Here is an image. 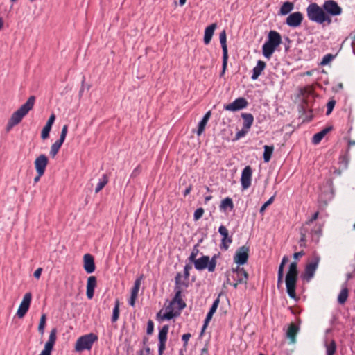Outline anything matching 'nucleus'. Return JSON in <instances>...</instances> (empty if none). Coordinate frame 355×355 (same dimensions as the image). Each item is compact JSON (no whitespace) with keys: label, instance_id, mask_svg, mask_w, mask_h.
<instances>
[{"label":"nucleus","instance_id":"2eb2a0df","mask_svg":"<svg viewBox=\"0 0 355 355\" xmlns=\"http://www.w3.org/2000/svg\"><path fill=\"white\" fill-rule=\"evenodd\" d=\"M218 233L222 236L220 248L222 250H227L230 245L232 243V236H229V232L225 226L221 225L218 228Z\"/></svg>","mask_w":355,"mask_h":355},{"label":"nucleus","instance_id":"7c9ffc66","mask_svg":"<svg viewBox=\"0 0 355 355\" xmlns=\"http://www.w3.org/2000/svg\"><path fill=\"white\" fill-rule=\"evenodd\" d=\"M232 272L237 275V279L239 277H243V281H248V273L243 268H241L240 266L237 265V266L235 268H232Z\"/></svg>","mask_w":355,"mask_h":355},{"label":"nucleus","instance_id":"0e129e2a","mask_svg":"<svg viewBox=\"0 0 355 355\" xmlns=\"http://www.w3.org/2000/svg\"><path fill=\"white\" fill-rule=\"evenodd\" d=\"M318 215H319V212H318V211L315 212V213L312 215L311 218L309 220H307V221L306 222V223H305V225H305V226H306V225H310L311 223H313V221H315V220H317V218H318Z\"/></svg>","mask_w":355,"mask_h":355},{"label":"nucleus","instance_id":"c03bdc74","mask_svg":"<svg viewBox=\"0 0 355 355\" xmlns=\"http://www.w3.org/2000/svg\"><path fill=\"white\" fill-rule=\"evenodd\" d=\"M198 252H199L198 244H196L193 246L191 253L188 258L189 262L193 263L197 259L196 257H197Z\"/></svg>","mask_w":355,"mask_h":355},{"label":"nucleus","instance_id":"f257e3e1","mask_svg":"<svg viewBox=\"0 0 355 355\" xmlns=\"http://www.w3.org/2000/svg\"><path fill=\"white\" fill-rule=\"evenodd\" d=\"M182 275L180 272H178L175 277V296L173 298V300L171 302L170 306L168 307L169 309L168 311H166L162 316V320H171L174 317H176L180 315V313L178 312H173V308L171 306L175 303L178 305V309L179 311L183 310L187 304L182 299V286H184L185 288H187L189 286L188 282H184L181 280L182 279Z\"/></svg>","mask_w":355,"mask_h":355},{"label":"nucleus","instance_id":"7ed1b4c3","mask_svg":"<svg viewBox=\"0 0 355 355\" xmlns=\"http://www.w3.org/2000/svg\"><path fill=\"white\" fill-rule=\"evenodd\" d=\"M299 271L297 268V263L291 262L288 266V270L285 277V284L286 293L289 297L295 300H298L299 297L296 295L297 282L298 280Z\"/></svg>","mask_w":355,"mask_h":355},{"label":"nucleus","instance_id":"774afa93","mask_svg":"<svg viewBox=\"0 0 355 355\" xmlns=\"http://www.w3.org/2000/svg\"><path fill=\"white\" fill-rule=\"evenodd\" d=\"M243 283L246 284L247 282L243 281V277H239L238 279H236V282L235 283H234L232 284V286L234 288H236L239 284H243Z\"/></svg>","mask_w":355,"mask_h":355},{"label":"nucleus","instance_id":"58836bf2","mask_svg":"<svg viewBox=\"0 0 355 355\" xmlns=\"http://www.w3.org/2000/svg\"><path fill=\"white\" fill-rule=\"evenodd\" d=\"M308 232V229L305 225H303L300 230V247H305L306 246V232Z\"/></svg>","mask_w":355,"mask_h":355},{"label":"nucleus","instance_id":"1a4fd4ad","mask_svg":"<svg viewBox=\"0 0 355 355\" xmlns=\"http://www.w3.org/2000/svg\"><path fill=\"white\" fill-rule=\"evenodd\" d=\"M322 8L327 14L334 17L341 15L343 12L342 8L334 0H326L322 5Z\"/></svg>","mask_w":355,"mask_h":355},{"label":"nucleus","instance_id":"603ef678","mask_svg":"<svg viewBox=\"0 0 355 355\" xmlns=\"http://www.w3.org/2000/svg\"><path fill=\"white\" fill-rule=\"evenodd\" d=\"M67 131H68V125H64L62 127V131H61V133H60V139H58V141H61L62 143H64V140L66 139Z\"/></svg>","mask_w":355,"mask_h":355},{"label":"nucleus","instance_id":"4468645a","mask_svg":"<svg viewBox=\"0 0 355 355\" xmlns=\"http://www.w3.org/2000/svg\"><path fill=\"white\" fill-rule=\"evenodd\" d=\"M252 168L250 166H246L241 172V184L242 190H246L251 185Z\"/></svg>","mask_w":355,"mask_h":355},{"label":"nucleus","instance_id":"6e6552de","mask_svg":"<svg viewBox=\"0 0 355 355\" xmlns=\"http://www.w3.org/2000/svg\"><path fill=\"white\" fill-rule=\"evenodd\" d=\"M250 246L246 245L238 248L233 257L234 263L238 266L245 264L250 257Z\"/></svg>","mask_w":355,"mask_h":355},{"label":"nucleus","instance_id":"49530a36","mask_svg":"<svg viewBox=\"0 0 355 355\" xmlns=\"http://www.w3.org/2000/svg\"><path fill=\"white\" fill-rule=\"evenodd\" d=\"M331 17H333V16L324 12L318 24H321V25H324L325 24H327V25L331 24L332 22Z\"/></svg>","mask_w":355,"mask_h":355},{"label":"nucleus","instance_id":"c9c22d12","mask_svg":"<svg viewBox=\"0 0 355 355\" xmlns=\"http://www.w3.org/2000/svg\"><path fill=\"white\" fill-rule=\"evenodd\" d=\"M348 294H349V291H348L347 288L345 287V288H342V290L340 291V292L338 296V302L340 304H344L347 300Z\"/></svg>","mask_w":355,"mask_h":355},{"label":"nucleus","instance_id":"dca6fc26","mask_svg":"<svg viewBox=\"0 0 355 355\" xmlns=\"http://www.w3.org/2000/svg\"><path fill=\"white\" fill-rule=\"evenodd\" d=\"M49 164V159L44 154H41L35 160L34 164L37 173H45Z\"/></svg>","mask_w":355,"mask_h":355},{"label":"nucleus","instance_id":"e433bc0d","mask_svg":"<svg viewBox=\"0 0 355 355\" xmlns=\"http://www.w3.org/2000/svg\"><path fill=\"white\" fill-rule=\"evenodd\" d=\"M142 279H143V275H141L140 277H139L138 278L136 279V280L135 281V283H134V286L131 290V295L136 296V297L138 296V293H139V288L141 286V282Z\"/></svg>","mask_w":355,"mask_h":355},{"label":"nucleus","instance_id":"de8ad7c7","mask_svg":"<svg viewBox=\"0 0 355 355\" xmlns=\"http://www.w3.org/2000/svg\"><path fill=\"white\" fill-rule=\"evenodd\" d=\"M205 213V210L202 207L198 208L193 214V220L197 221L200 220Z\"/></svg>","mask_w":355,"mask_h":355},{"label":"nucleus","instance_id":"e2e57ef3","mask_svg":"<svg viewBox=\"0 0 355 355\" xmlns=\"http://www.w3.org/2000/svg\"><path fill=\"white\" fill-rule=\"evenodd\" d=\"M141 172V165H138L132 172L130 177L131 178H136L138 176Z\"/></svg>","mask_w":355,"mask_h":355},{"label":"nucleus","instance_id":"2f4dec72","mask_svg":"<svg viewBox=\"0 0 355 355\" xmlns=\"http://www.w3.org/2000/svg\"><path fill=\"white\" fill-rule=\"evenodd\" d=\"M263 148H264V151H263V161H264V162H269L271 159L273 150H274V146L265 145L263 146Z\"/></svg>","mask_w":355,"mask_h":355},{"label":"nucleus","instance_id":"412c9836","mask_svg":"<svg viewBox=\"0 0 355 355\" xmlns=\"http://www.w3.org/2000/svg\"><path fill=\"white\" fill-rule=\"evenodd\" d=\"M300 330L297 324L291 323L286 331V336L290 340L291 343H295L296 341V335Z\"/></svg>","mask_w":355,"mask_h":355},{"label":"nucleus","instance_id":"f704fd0d","mask_svg":"<svg viewBox=\"0 0 355 355\" xmlns=\"http://www.w3.org/2000/svg\"><path fill=\"white\" fill-rule=\"evenodd\" d=\"M108 182V176L107 174H103L95 188V193H98Z\"/></svg>","mask_w":355,"mask_h":355},{"label":"nucleus","instance_id":"5701e85b","mask_svg":"<svg viewBox=\"0 0 355 355\" xmlns=\"http://www.w3.org/2000/svg\"><path fill=\"white\" fill-rule=\"evenodd\" d=\"M332 130H333V126L329 125V126L324 128L321 131L315 133L312 138V143L313 144H318L321 141V140L324 138V137L327 133H329L330 131H331Z\"/></svg>","mask_w":355,"mask_h":355},{"label":"nucleus","instance_id":"680f3d73","mask_svg":"<svg viewBox=\"0 0 355 355\" xmlns=\"http://www.w3.org/2000/svg\"><path fill=\"white\" fill-rule=\"evenodd\" d=\"M151 349L148 346L144 347L142 349H140L137 353L138 355H150Z\"/></svg>","mask_w":355,"mask_h":355},{"label":"nucleus","instance_id":"ddd939ff","mask_svg":"<svg viewBox=\"0 0 355 355\" xmlns=\"http://www.w3.org/2000/svg\"><path fill=\"white\" fill-rule=\"evenodd\" d=\"M193 263L197 270L201 271L207 269L210 272L214 271L213 267L210 266V257L207 255H202L201 257L197 259Z\"/></svg>","mask_w":355,"mask_h":355},{"label":"nucleus","instance_id":"864d4df0","mask_svg":"<svg viewBox=\"0 0 355 355\" xmlns=\"http://www.w3.org/2000/svg\"><path fill=\"white\" fill-rule=\"evenodd\" d=\"M227 62H228V56H223V63H222V71L220 73V77H222L227 69Z\"/></svg>","mask_w":355,"mask_h":355},{"label":"nucleus","instance_id":"cd10ccee","mask_svg":"<svg viewBox=\"0 0 355 355\" xmlns=\"http://www.w3.org/2000/svg\"><path fill=\"white\" fill-rule=\"evenodd\" d=\"M298 112L300 118H302V122H309L312 120L313 115L311 114H307L306 106L304 104H301L298 106Z\"/></svg>","mask_w":355,"mask_h":355},{"label":"nucleus","instance_id":"338daca9","mask_svg":"<svg viewBox=\"0 0 355 355\" xmlns=\"http://www.w3.org/2000/svg\"><path fill=\"white\" fill-rule=\"evenodd\" d=\"M42 268H38L33 273L34 277L36 279H40V277H41V275H42Z\"/></svg>","mask_w":355,"mask_h":355},{"label":"nucleus","instance_id":"6e6d98bb","mask_svg":"<svg viewBox=\"0 0 355 355\" xmlns=\"http://www.w3.org/2000/svg\"><path fill=\"white\" fill-rule=\"evenodd\" d=\"M154 331V322L153 320H149L147 322L146 334L148 335L153 334Z\"/></svg>","mask_w":355,"mask_h":355},{"label":"nucleus","instance_id":"a19ab883","mask_svg":"<svg viewBox=\"0 0 355 355\" xmlns=\"http://www.w3.org/2000/svg\"><path fill=\"white\" fill-rule=\"evenodd\" d=\"M337 54H335V55H333L331 53H328L327 55H325L320 63V66H326L327 64H329L336 57Z\"/></svg>","mask_w":355,"mask_h":355},{"label":"nucleus","instance_id":"a211bd4d","mask_svg":"<svg viewBox=\"0 0 355 355\" xmlns=\"http://www.w3.org/2000/svg\"><path fill=\"white\" fill-rule=\"evenodd\" d=\"M55 116L54 114H52L49 118L47 122L45 125L43 127L41 132V138L42 139H46L49 137V133L51 130L52 125L55 121Z\"/></svg>","mask_w":355,"mask_h":355},{"label":"nucleus","instance_id":"4d7b16f0","mask_svg":"<svg viewBox=\"0 0 355 355\" xmlns=\"http://www.w3.org/2000/svg\"><path fill=\"white\" fill-rule=\"evenodd\" d=\"M220 295L214 301L211 306L210 307L209 309V311L215 313L217 309H218V304H219V302H220Z\"/></svg>","mask_w":355,"mask_h":355},{"label":"nucleus","instance_id":"79ce46f5","mask_svg":"<svg viewBox=\"0 0 355 355\" xmlns=\"http://www.w3.org/2000/svg\"><path fill=\"white\" fill-rule=\"evenodd\" d=\"M46 322V315L45 313H43L41 315L39 325H38V331L40 333L41 335H43L44 333Z\"/></svg>","mask_w":355,"mask_h":355},{"label":"nucleus","instance_id":"a878e982","mask_svg":"<svg viewBox=\"0 0 355 355\" xmlns=\"http://www.w3.org/2000/svg\"><path fill=\"white\" fill-rule=\"evenodd\" d=\"M311 236L312 241L315 243H318L320 236L322 234V225H316L313 229L311 230Z\"/></svg>","mask_w":355,"mask_h":355},{"label":"nucleus","instance_id":"0eeeda50","mask_svg":"<svg viewBox=\"0 0 355 355\" xmlns=\"http://www.w3.org/2000/svg\"><path fill=\"white\" fill-rule=\"evenodd\" d=\"M320 257L319 255L313 254L311 260L309 262L304 269V272L302 274V277L303 279L309 282L312 279L315 275V272L318 268Z\"/></svg>","mask_w":355,"mask_h":355},{"label":"nucleus","instance_id":"9d476101","mask_svg":"<svg viewBox=\"0 0 355 355\" xmlns=\"http://www.w3.org/2000/svg\"><path fill=\"white\" fill-rule=\"evenodd\" d=\"M304 19L303 14L300 11L290 13L286 19L285 24L291 27L295 28L301 26Z\"/></svg>","mask_w":355,"mask_h":355},{"label":"nucleus","instance_id":"423d86ee","mask_svg":"<svg viewBox=\"0 0 355 355\" xmlns=\"http://www.w3.org/2000/svg\"><path fill=\"white\" fill-rule=\"evenodd\" d=\"M306 15L311 21L319 24L324 13L325 12L322 6H320L316 3H311L307 7H306Z\"/></svg>","mask_w":355,"mask_h":355},{"label":"nucleus","instance_id":"b1692460","mask_svg":"<svg viewBox=\"0 0 355 355\" xmlns=\"http://www.w3.org/2000/svg\"><path fill=\"white\" fill-rule=\"evenodd\" d=\"M211 115V110H209L205 113L202 119L200 120V121L198 123V130L196 131V134L198 136H200L202 135V133L205 131V126L210 119Z\"/></svg>","mask_w":355,"mask_h":355},{"label":"nucleus","instance_id":"bb28decb","mask_svg":"<svg viewBox=\"0 0 355 355\" xmlns=\"http://www.w3.org/2000/svg\"><path fill=\"white\" fill-rule=\"evenodd\" d=\"M241 118L243 120V128L249 130L254 122V116L250 113H242Z\"/></svg>","mask_w":355,"mask_h":355},{"label":"nucleus","instance_id":"f8f14e48","mask_svg":"<svg viewBox=\"0 0 355 355\" xmlns=\"http://www.w3.org/2000/svg\"><path fill=\"white\" fill-rule=\"evenodd\" d=\"M31 300H32L31 293V292L26 293L24 295L23 300H22V301L18 308V310L17 311V315L18 316L19 318H22L25 316V315L26 314V313L28 312V311L30 308Z\"/></svg>","mask_w":355,"mask_h":355},{"label":"nucleus","instance_id":"39448f33","mask_svg":"<svg viewBox=\"0 0 355 355\" xmlns=\"http://www.w3.org/2000/svg\"><path fill=\"white\" fill-rule=\"evenodd\" d=\"M98 340V336L94 333H89L80 336L75 344L74 350L82 352L85 350H91L94 343Z\"/></svg>","mask_w":355,"mask_h":355},{"label":"nucleus","instance_id":"aec40b11","mask_svg":"<svg viewBox=\"0 0 355 355\" xmlns=\"http://www.w3.org/2000/svg\"><path fill=\"white\" fill-rule=\"evenodd\" d=\"M266 67V64L263 60H258L257 62V65L252 69V74L251 76V79L253 80H257L259 76L261 74L263 71L265 69Z\"/></svg>","mask_w":355,"mask_h":355},{"label":"nucleus","instance_id":"473e14b6","mask_svg":"<svg viewBox=\"0 0 355 355\" xmlns=\"http://www.w3.org/2000/svg\"><path fill=\"white\" fill-rule=\"evenodd\" d=\"M120 302L119 299H116L114 302V306L112 311V322H115L118 320L119 318V313H120Z\"/></svg>","mask_w":355,"mask_h":355},{"label":"nucleus","instance_id":"c85d7f7f","mask_svg":"<svg viewBox=\"0 0 355 355\" xmlns=\"http://www.w3.org/2000/svg\"><path fill=\"white\" fill-rule=\"evenodd\" d=\"M219 39L222 47L223 56H228V50L227 46V35L225 30H223L220 33Z\"/></svg>","mask_w":355,"mask_h":355},{"label":"nucleus","instance_id":"37998d69","mask_svg":"<svg viewBox=\"0 0 355 355\" xmlns=\"http://www.w3.org/2000/svg\"><path fill=\"white\" fill-rule=\"evenodd\" d=\"M338 163L340 164L343 169H346L347 168L349 164L348 152H346L345 155L340 156Z\"/></svg>","mask_w":355,"mask_h":355},{"label":"nucleus","instance_id":"c756f323","mask_svg":"<svg viewBox=\"0 0 355 355\" xmlns=\"http://www.w3.org/2000/svg\"><path fill=\"white\" fill-rule=\"evenodd\" d=\"M234 207L233 200L230 197H226L223 200H222L220 205L219 206V208L220 210L223 211H227V209L229 211L233 210Z\"/></svg>","mask_w":355,"mask_h":355},{"label":"nucleus","instance_id":"69168bd1","mask_svg":"<svg viewBox=\"0 0 355 355\" xmlns=\"http://www.w3.org/2000/svg\"><path fill=\"white\" fill-rule=\"evenodd\" d=\"M54 345L53 343H50V342H46L45 343V345H44V349L43 350H45L46 352H52L53 349V347H54Z\"/></svg>","mask_w":355,"mask_h":355},{"label":"nucleus","instance_id":"f3484780","mask_svg":"<svg viewBox=\"0 0 355 355\" xmlns=\"http://www.w3.org/2000/svg\"><path fill=\"white\" fill-rule=\"evenodd\" d=\"M83 268L85 272L91 274L95 271L96 266L94 258L90 254H85L83 257Z\"/></svg>","mask_w":355,"mask_h":355},{"label":"nucleus","instance_id":"20e7f679","mask_svg":"<svg viewBox=\"0 0 355 355\" xmlns=\"http://www.w3.org/2000/svg\"><path fill=\"white\" fill-rule=\"evenodd\" d=\"M282 42L281 34L275 30L270 31L267 35V40L262 46L263 55L266 58L270 59Z\"/></svg>","mask_w":355,"mask_h":355},{"label":"nucleus","instance_id":"ea45409f","mask_svg":"<svg viewBox=\"0 0 355 355\" xmlns=\"http://www.w3.org/2000/svg\"><path fill=\"white\" fill-rule=\"evenodd\" d=\"M63 143L61 141L57 140L54 144H52L50 150V155L54 157L58 153L60 147Z\"/></svg>","mask_w":355,"mask_h":355},{"label":"nucleus","instance_id":"9b49d317","mask_svg":"<svg viewBox=\"0 0 355 355\" xmlns=\"http://www.w3.org/2000/svg\"><path fill=\"white\" fill-rule=\"evenodd\" d=\"M248 105V101L243 97H239L232 103L224 105L223 109L227 111L236 112L246 108Z\"/></svg>","mask_w":355,"mask_h":355},{"label":"nucleus","instance_id":"f03ea898","mask_svg":"<svg viewBox=\"0 0 355 355\" xmlns=\"http://www.w3.org/2000/svg\"><path fill=\"white\" fill-rule=\"evenodd\" d=\"M35 102V97L31 96L24 104L12 113L6 125V132H10L14 126L21 121L23 118L33 109Z\"/></svg>","mask_w":355,"mask_h":355},{"label":"nucleus","instance_id":"393cba45","mask_svg":"<svg viewBox=\"0 0 355 355\" xmlns=\"http://www.w3.org/2000/svg\"><path fill=\"white\" fill-rule=\"evenodd\" d=\"M294 9V3L291 1H285L282 3L279 10L278 15L285 16L291 13Z\"/></svg>","mask_w":355,"mask_h":355},{"label":"nucleus","instance_id":"bf43d9fd","mask_svg":"<svg viewBox=\"0 0 355 355\" xmlns=\"http://www.w3.org/2000/svg\"><path fill=\"white\" fill-rule=\"evenodd\" d=\"M166 343L164 341H159L158 344V355H163L164 351L166 349Z\"/></svg>","mask_w":355,"mask_h":355},{"label":"nucleus","instance_id":"5fc2aeb1","mask_svg":"<svg viewBox=\"0 0 355 355\" xmlns=\"http://www.w3.org/2000/svg\"><path fill=\"white\" fill-rule=\"evenodd\" d=\"M191 335L190 333H187V334H184L182 335V340L183 341V351H186L187 349V345H188V341L189 340V338H191Z\"/></svg>","mask_w":355,"mask_h":355},{"label":"nucleus","instance_id":"72a5a7b5","mask_svg":"<svg viewBox=\"0 0 355 355\" xmlns=\"http://www.w3.org/2000/svg\"><path fill=\"white\" fill-rule=\"evenodd\" d=\"M168 329H169V327L167 324L164 325L159 329V334H158V340L159 341L166 342Z\"/></svg>","mask_w":355,"mask_h":355},{"label":"nucleus","instance_id":"13d9d810","mask_svg":"<svg viewBox=\"0 0 355 355\" xmlns=\"http://www.w3.org/2000/svg\"><path fill=\"white\" fill-rule=\"evenodd\" d=\"M220 253L218 252V254H215L212 256L211 258H210V263L211 267H213L214 270H216V263H217V258L219 257Z\"/></svg>","mask_w":355,"mask_h":355},{"label":"nucleus","instance_id":"6ab92c4d","mask_svg":"<svg viewBox=\"0 0 355 355\" xmlns=\"http://www.w3.org/2000/svg\"><path fill=\"white\" fill-rule=\"evenodd\" d=\"M96 286V278L95 276H89L87 281L86 295L88 299H92L94 295V289Z\"/></svg>","mask_w":355,"mask_h":355},{"label":"nucleus","instance_id":"052dcab7","mask_svg":"<svg viewBox=\"0 0 355 355\" xmlns=\"http://www.w3.org/2000/svg\"><path fill=\"white\" fill-rule=\"evenodd\" d=\"M192 268L191 264H186L184 268V277L186 280H188L189 277V270Z\"/></svg>","mask_w":355,"mask_h":355},{"label":"nucleus","instance_id":"8fccbe9b","mask_svg":"<svg viewBox=\"0 0 355 355\" xmlns=\"http://www.w3.org/2000/svg\"><path fill=\"white\" fill-rule=\"evenodd\" d=\"M56 334H57V329L56 328L52 329L50 332L48 342L55 344V341H56V338H57Z\"/></svg>","mask_w":355,"mask_h":355},{"label":"nucleus","instance_id":"4be33fe9","mask_svg":"<svg viewBox=\"0 0 355 355\" xmlns=\"http://www.w3.org/2000/svg\"><path fill=\"white\" fill-rule=\"evenodd\" d=\"M216 27L217 24L214 23L205 28L203 38L205 44L207 45L210 43Z\"/></svg>","mask_w":355,"mask_h":355},{"label":"nucleus","instance_id":"3c124183","mask_svg":"<svg viewBox=\"0 0 355 355\" xmlns=\"http://www.w3.org/2000/svg\"><path fill=\"white\" fill-rule=\"evenodd\" d=\"M248 131L249 130L242 128V129L241 130L238 131L236 133V135H235L234 138L233 139V141H237L240 138L244 137L248 133Z\"/></svg>","mask_w":355,"mask_h":355},{"label":"nucleus","instance_id":"4c0bfd02","mask_svg":"<svg viewBox=\"0 0 355 355\" xmlns=\"http://www.w3.org/2000/svg\"><path fill=\"white\" fill-rule=\"evenodd\" d=\"M327 355H334L336 351V343L334 340H331L329 344L325 345Z\"/></svg>","mask_w":355,"mask_h":355},{"label":"nucleus","instance_id":"09e8293b","mask_svg":"<svg viewBox=\"0 0 355 355\" xmlns=\"http://www.w3.org/2000/svg\"><path fill=\"white\" fill-rule=\"evenodd\" d=\"M335 105H336L335 100L331 99L330 101H328V103L327 104V113H326L327 115H329L332 112Z\"/></svg>","mask_w":355,"mask_h":355},{"label":"nucleus","instance_id":"a18cd8bd","mask_svg":"<svg viewBox=\"0 0 355 355\" xmlns=\"http://www.w3.org/2000/svg\"><path fill=\"white\" fill-rule=\"evenodd\" d=\"M274 200L275 196H272L266 202L263 203V205L259 209V213L261 215H263L266 208L274 202Z\"/></svg>","mask_w":355,"mask_h":355}]
</instances>
